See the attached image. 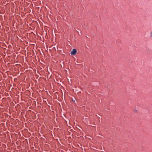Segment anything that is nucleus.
I'll return each instance as SVG.
<instances>
[{"instance_id": "obj_2", "label": "nucleus", "mask_w": 152, "mask_h": 152, "mask_svg": "<svg viewBox=\"0 0 152 152\" xmlns=\"http://www.w3.org/2000/svg\"><path fill=\"white\" fill-rule=\"evenodd\" d=\"M134 112H137V110H134Z\"/></svg>"}, {"instance_id": "obj_1", "label": "nucleus", "mask_w": 152, "mask_h": 152, "mask_svg": "<svg viewBox=\"0 0 152 152\" xmlns=\"http://www.w3.org/2000/svg\"><path fill=\"white\" fill-rule=\"evenodd\" d=\"M77 52V50L75 49H73L72 51L71 52V54L72 55H75Z\"/></svg>"}]
</instances>
